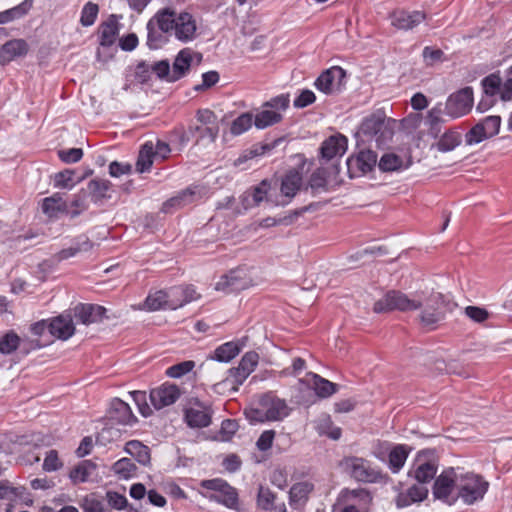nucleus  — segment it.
Returning <instances> with one entry per match:
<instances>
[{
    "mask_svg": "<svg viewBox=\"0 0 512 512\" xmlns=\"http://www.w3.org/2000/svg\"><path fill=\"white\" fill-rule=\"evenodd\" d=\"M501 127V117L497 115L487 116L476 123L466 134V145L472 146L496 136Z\"/></svg>",
    "mask_w": 512,
    "mask_h": 512,
    "instance_id": "obj_9",
    "label": "nucleus"
},
{
    "mask_svg": "<svg viewBox=\"0 0 512 512\" xmlns=\"http://www.w3.org/2000/svg\"><path fill=\"white\" fill-rule=\"evenodd\" d=\"M314 427L320 435H326L333 440L341 437V429L334 426L329 414H320L314 421Z\"/></svg>",
    "mask_w": 512,
    "mask_h": 512,
    "instance_id": "obj_34",
    "label": "nucleus"
},
{
    "mask_svg": "<svg viewBox=\"0 0 512 512\" xmlns=\"http://www.w3.org/2000/svg\"><path fill=\"white\" fill-rule=\"evenodd\" d=\"M125 451L142 464L147 465L150 462L149 448L137 440H132L126 443Z\"/></svg>",
    "mask_w": 512,
    "mask_h": 512,
    "instance_id": "obj_45",
    "label": "nucleus"
},
{
    "mask_svg": "<svg viewBox=\"0 0 512 512\" xmlns=\"http://www.w3.org/2000/svg\"><path fill=\"white\" fill-rule=\"evenodd\" d=\"M302 186V175L296 170L289 171L282 179L280 194H276L275 206H285L297 194Z\"/></svg>",
    "mask_w": 512,
    "mask_h": 512,
    "instance_id": "obj_14",
    "label": "nucleus"
},
{
    "mask_svg": "<svg viewBox=\"0 0 512 512\" xmlns=\"http://www.w3.org/2000/svg\"><path fill=\"white\" fill-rule=\"evenodd\" d=\"M58 156L65 163H77L83 157V150L81 148L62 149L58 151Z\"/></svg>",
    "mask_w": 512,
    "mask_h": 512,
    "instance_id": "obj_64",
    "label": "nucleus"
},
{
    "mask_svg": "<svg viewBox=\"0 0 512 512\" xmlns=\"http://www.w3.org/2000/svg\"><path fill=\"white\" fill-rule=\"evenodd\" d=\"M96 464L90 460H84L70 472V479L74 483L88 481L96 471Z\"/></svg>",
    "mask_w": 512,
    "mask_h": 512,
    "instance_id": "obj_40",
    "label": "nucleus"
},
{
    "mask_svg": "<svg viewBox=\"0 0 512 512\" xmlns=\"http://www.w3.org/2000/svg\"><path fill=\"white\" fill-rule=\"evenodd\" d=\"M20 345V337L13 331H9L0 337V353L9 355Z\"/></svg>",
    "mask_w": 512,
    "mask_h": 512,
    "instance_id": "obj_54",
    "label": "nucleus"
},
{
    "mask_svg": "<svg viewBox=\"0 0 512 512\" xmlns=\"http://www.w3.org/2000/svg\"><path fill=\"white\" fill-rule=\"evenodd\" d=\"M252 285L251 279L247 276L246 269L238 268L223 275L215 284L217 291L231 293L244 290Z\"/></svg>",
    "mask_w": 512,
    "mask_h": 512,
    "instance_id": "obj_13",
    "label": "nucleus"
},
{
    "mask_svg": "<svg viewBox=\"0 0 512 512\" xmlns=\"http://www.w3.org/2000/svg\"><path fill=\"white\" fill-rule=\"evenodd\" d=\"M201 487L211 490L207 496L210 500L220 503L229 509L239 510V497L237 490L220 478L203 480Z\"/></svg>",
    "mask_w": 512,
    "mask_h": 512,
    "instance_id": "obj_8",
    "label": "nucleus"
},
{
    "mask_svg": "<svg viewBox=\"0 0 512 512\" xmlns=\"http://www.w3.org/2000/svg\"><path fill=\"white\" fill-rule=\"evenodd\" d=\"M458 478L457 500L470 506L484 499L490 484L482 475L460 468Z\"/></svg>",
    "mask_w": 512,
    "mask_h": 512,
    "instance_id": "obj_4",
    "label": "nucleus"
},
{
    "mask_svg": "<svg viewBox=\"0 0 512 512\" xmlns=\"http://www.w3.org/2000/svg\"><path fill=\"white\" fill-rule=\"evenodd\" d=\"M185 421L191 428H204L211 423V411L209 406L201 402L191 403L185 409Z\"/></svg>",
    "mask_w": 512,
    "mask_h": 512,
    "instance_id": "obj_16",
    "label": "nucleus"
},
{
    "mask_svg": "<svg viewBox=\"0 0 512 512\" xmlns=\"http://www.w3.org/2000/svg\"><path fill=\"white\" fill-rule=\"evenodd\" d=\"M378 165L385 172L396 171L408 166L400 156L394 153H385L380 158Z\"/></svg>",
    "mask_w": 512,
    "mask_h": 512,
    "instance_id": "obj_50",
    "label": "nucleus"
},
{
    "mask_svg": "<svg viewBox=\"0 0 512 512\" xmlns=\"http://www.w3.org/2000/svg\"><path fill=\"white\" fill-rule=\"evenodd\" d=\"M98 12L97 4L87 2L81 11L80 23L85 27L93 25L97 19Z\"/></svg>",
    "mask_w": 512,
    "mask_h": 512,
    "instance_id": "obj_56",
    "label": "nucleus"
},
{
    "mask_svg": "<svg viewBox=\"0 0 512 512\" xmlns=\"http://www.w3.org/2000/svg\"><path fill=\"white\" fill-rule=\"evenodd\" d=\"M313 487V484L307 481L294 484L289 491L290 504L306 500Z\"/></svg>",
    "mask_w": 512,
    "mask_h": 512,
    "instance_id": "obj_51",
    "label": "nucleus"
},
{
    "mask_svg": "<svg viewBox=\"0 0 512 512\" xmlns=\"http://www.w3.org/2000/svg\"><path fill=\"white\" fill-rule=\"evenodd\" d=\"M346 72L339 66H334L322 72L315 80V87L325 93L334 94L342 90L345 85Z\"/></svg>",
    "mask_w": 512,
    "mask_h": 512,
    "instance_id": "obj_11",
    "label": "nucleus"
},
{
    "mask_svg": "<svg viewBox=\"0 0 512 512\" xmlns=\"http://www.w3.org/2000/svg\"><path fill=\"white\" fill-rule=\"evenodd\" d=\"M351 497L358 499L361 503V508H357L355 505H346L340 512H367L369 505L372 502V496L366 489H354L350 491Z\"/></svg>",
    "mask_w": 512,
    "mask_h": 512,
    "instance_id": "obj_42",
    "label": "nucleus"
},
{
    "mask_svg": "<svg viewBox=\"0 0 512 512\" xmlns=\"http://www.w3.org/2000/svg\"><path fill=\"white\" fill-rule=\"evenodd\" d=\"M446 301L439 292L420 291L407 295L401 291L391 290L375 302L373 311L385 313L393 310L410 312L421 309L419 315L422 326L434 329L445 314Z\"/></svg>",
    "mask_w": 512,
    "mask_h": 512,
    "instance_id": "obj_1",
    "label": "nucleus"
},
{
    "mask_svg": "<svg viewBox=\"0 0 512 512\" xmlns=\"http://www.w3.org/2000/svg\"><path fill=\"white\" fill-rule=\"evenodd\" d=\"M33 3L34 0H24L17 6L0 12V24H7L11 21L24 17L33 7Z\"/></svg>",
    "mask_w": 512,
    "mask_h": 512,
    "instance_id": "obj_37",
    "label": "nucleus"
},
{
    "mask_svg": "<svg viewBox=\"0 0 512 512\" xmlns=\"http://www.w3.org/2000/svg\"><path fill=\"white\" fill-rule=\"evenodd\" d=\"M91 248L92 243L90 242V240L86 236H81L73 246L61 250L58 253V259L65 260L74 257L80 252L88 251Z\"/></svg>",
    "mask_w": 512,
    "mask_h": 512,
    "instance_id": "obj_49",
    "label": "nucleus"
},
{
    "mask_svg": "<svg viewBox=\"0 0 512 512\" xmlns=\"http://www.w3.org/2000/svg\"><path fill=\"white\" fill-rule=\"evenodd\" d=\"M273 147H253L245 150L235 161L234 165L242 167L246 162L270 152Z\"/></svg>",
    "mask_w": 512,
    "mask_h": 512,
    "instance_id": "obj_55",
    "label": "nucleus"
},
{
    "mask_svg": "<svg viewBox=\"0 0 512 512\" xmlns=\"http://www.w3.org/2000/svg\"><path fill=\"white\" fill-rule=\"evenodd\" d=\"M258 361V353H256L255 351H249L242 356L238 366L240 367L241 371H244L245 373L250 375L255 370Z\"/></svg>",
    "mask_w": 512,
    "mask_h": 512,
    "instance_id": "obj_61",
    "label": "nucleus"
},
{
    "mask_svg": "<svg viewBox=\"0 0 512 512\" xmlns=\"http://www.w3.org/2000/svg\"><path fill=\"white\" fill-rule=\"evenodd\" d=\"M110 187L111 183L106 179H93L88 183V190L95 201L105 198Z\"/></svg>",
    "mask_w": 512,
    "mask_h": 512,
    "instance_id": "obj_52",
    "label": "nucleus"
},
{
    "mask_svg": "<svg viewBox=\"0 0 512 512\" xmlns=\"http://www.w3.org/2000/svg\"><path fill=\"white\" fill-rule=\"evenodd\" d=\"M62 466L63 462L60 460L58 452L56 450H49L44 458L43 470L53 472L59 470Z\"/></svg>",
    "mask_w": 512,
    "mask_h": 512,
    "instance_id": "obj_63",
    "label": "nucleus"
},
{
    "mask_svg": "<svg viewBox=\"0 0 512 512\" xmlns=\"http://www.w3.org/2000/svg\"><path fill=\"white\" fill-rule=\"evenodd\" d=\"M195 367L194 361L188 360L177 363L166 370V374L171 378H180L189 373Z\"/></svg>",
    "mask_w": 512,
    "mask_h": 512,
    "instance_id": "obj_60",
    "label": "nucleus"
},
{
    "mask_svg": "<svg viewBox=\"0 0 512 512\" xmlns=\"http://www.w3.org/2000/svg\"><path fill=\"white\" fill-rule=\"evenodd\" d=\"M460 143L461 134L455 130H448L440 136L435 146L438 151L445 153L454 150Z\"/></svg>",
    "mask_w": 512,
    "mask_h": 512,
    "instance_id": "obj_43",
    "label": "nucleus"
},
{
    "mask_svg": "<svg viewBox=\"0 0 512 512\" xmlns=\"http://www.w3.org/2000/svg\"><path fill=\"white\" fill-rule=\"evenodd\" d=\"M428 495V489L421 483L412 485L406 493H399L396 498V504L399 508H404L414 502L423 501Z\"/></svg>",
    "mask_w": 512,
    "mask_h": 512,
    "instance_id": "obj_28",
    "label": "nucleus"
},
{
    "mask_svg": "<svg viewBox=\"0 0 512 512\" xmlns=\"http://www.w3.org/2000/svg\"><path fill=\"white\" fill-rule=\"evenodd\" d=\"M69 207L70 210H68V213H70L71 217H76L84 212L88 208L86 193L84 191H80L75 194Z\"/></svg>",
    "mask_w": 512,
    "mask_h": 512,
    "instance_id": "obj_59",
    "label": "nucleus"
},
{
    "mask_svg": "<svg viewBox=\"0 0 512 512\" xmlns=\"http://www.w3.org/2000/svg\"><path fill=\"white\" fill-rule=\"evenodd\" d=\"M254 124V116L250 112H245L235 118L229 128L232 136H239L247 132Z\"/></svg>",
    "mask_w": 512,
    "mask_h": 512,
    "instance_id": "obj_46",
    "label": "nucleus"
},
{
    "mask_svg": "<svg viewBox=\"0 0 512 512\" xmlns=\"http://www.w3.org/2000/svg\"><path fill=\"white\" fill-rule=\"evenodd\" d=\"M42 212L49 218H58L61 214L68 213V205L63 195L54 193L42 200Z\"/></svg>",
    "mask_w": 512,
    "mask_h": 512,
    "instance_id": "obj_25",
    "label": "nucleus"
},
{
    "mask_svg": "<svg viewBox=\"0 0 512 512\" xmlns=\"http://www.w3.org/2000/svg\"><path fill=\"white\" fill-rule=\"evenodd\" d=\"M168 298H169V307L171 310H176L185 305V292L183 286H175L171 287L167 290Z\"/></svg>",
    "mask_w": 512,
    "mask_h": 512,
    "instance_id": "obj_57",
    "label": "nucleus"
},
{
    "mask_svg": "<svg viewBox=\"0 0 512 512\" xmlns=\"http://www.w3.org/2000/svg\"><path fill=\"white\" fill-rule=\"evenodd\" d=\"M158 11L147 23V45L151 49H159L168 42L170 32L163 30L158 22Z\"/></svg>",
    "mask_w": 512,
    "mask_h": 512,
    "instance_id": "obj_22",
    "label": "nucleus"
},
{
    "mask_svg": "<svg viewBox=\"0 0 512 512\" xmlns=\"http://www.w3.org/2000/svg\"><path fill=\"white\" fill-rule=\"evenodd\" d=\"M108 415L110 420L122 425H132L137 421L130 406L119 398L111 401Z\"/></svg>",
    "mask_w": 512,
    "mask_h": 512,
    "instance_id": "obj_20",
    "label": "nucleus"
},
{
    "mask_svg": "<svg viewBox=\"0 0 512 512\" xmlns=\"http://www.w3.org/2000/svg\"><path fill=\"white\" fill-rule=\"evenodd\" d=\"M473 89L465 87L451 94L445 102V115L451 119L460 118L473 107Z\"/></svg>",
    "mask_w": 512,
    "mask_h": 512,
    "instance_id": "obj_10",
    "label": "nucleus"
},
{
    "mask_svg": "<svg viewBox=\"0 0 512 512\" xmlns=\"http://www.w3.org/2000/svg\"><path fill=\"white\" fill-rule=\"evenodd\" d=\"M194 56L198 55L189 48H184L177 54L173 62L170 82L181 79L189 71Z\"/></svg>",
    "mask_w": 512,
    "mask_h": 512,
    "instance_id": "obj_24",
    "label": "nucleus"
},
{
    "mask_svg": "<svg viewBox=\"0 0 512 512\" xmlns=\"http://www.w3.org/2000/svg\"><path fill=\"white\" fill-rule=\"evenodd\" d=\"M340 467L353 479L364 483H376L382 479L381 472L370 461L357 456H347L340 461Z\"/></svg>",
    "mask_w": 512,
    "mask_h": 512,
    "instance_id": "obj_5",
    "label": "nucleus"
},
{
    "mask_svg": "<svg viewBox=\"0 0 512 512\" xmlns=\"http://www.w3.org/2000/svg\"><path fill=\"white\" fill-rule=\"evenodd\" d=\"M118 36V21L115 15H111L106 22L100 26V44L111 46Z\"/></svg>",
    "mask_w": 512,
    "mask_h": 512,
    "instance_id": "obj_36",
    "label": "nucleus"
},
{
    "mask_svg": "<svg viewBox=\"0 0 512 512\" xmlns=\"http://www.w3.org/2000/svg\"><path fill=\"white\" fill-rule=\"evenodd\" d=\"M114 473L122 479H129L135 475L136 466L130 458H122L112 467Z\"/></svg>",
    "mask_w": 512,
    "mask_h": 512,
    "instance_id": "obj_53",
    "label": "nucleus"
},
{
    "mask_svg": "<svg viewBox=\"0 0 512 512\" xmlns=\"http://www.w3.org/2000/svg\"><path fill=\"white\" fill-rule=\"evenodd\" d=\"M277 499L276 493H274L269 487L260 485L258 489L256 504L257 507L264 511H271L278 505H275Z\"/></svg>",
    "mask_w": 512,
    "mask_h": 512,
    "instance_id": "obj_44",
    "label": "nucleus"
},
{
    "mask_svg": "<svg viewBox=\"0 0 512 512\" xmlns=\"http://www.w3.org/2000/svg\"><path fill=\"white\" fill-rule=\"evenodd\" d=\"M437 472V466L432 461L417 460L413 470L409 471V475L413 476L418 483L425 484L431 481Z\"/></svg>",
    "mask_w": 512,
    "mask_h": 512,
    "instance_id": "obj_33",
    "label": "nucleus"
},
{
    "mask_svg": "<svg viewBox=\"0 0 512 512\" xmlns=\"http://www.w3.org/2000/svg\"><path fill=\"white\" fill-rule=\"evenodd\" d=\"M196 120L200 125H207L205 131L208 135V142H215L219 134V126L217 124V117L214 112L208 109L198 110L196 114Z\"/></svg>",
    "mask_w": 512,
    "mask_h": 512,
    "instance_id": "obj_30",
    "label": "nucleus"
},
{
    "mask_svg": "<svg viewBox=\"0 0 512 512\" xmlns=\"http://www.w3.org/2000/svg\"><path fill=\"white\" fill-rule=\"evenodd\" d=\"M242 346L238 342L230 341L218 346L210 358L219 362H229L241 351Z\"/></svg>",
    "mask_w": 512,
    "mask_h": 512,
    "instance_id": "obj_38",
    "label": "nucleus"
},
{
    "mask_svg": "<svg viewBox=\"0 0 512 512\" xmlns=\"http://www.w3.org/2000/svg\"><path fill=\"white\" fill-rule=\"evenodd\" d=\"M169 302L167 290H158L148 294L143 308L148 311L171 310Z\"/></svg>",
    "mask_w": 512,
    "mask_h": 512,
    "instance_id": "obj_35",
    "label": "nucleus"
},
{
    "mask_svg": "<svg viewBox=\"0 0 512 512\" xmlns=\"http://www.w3.org/2000/svg\"><path fill=\"white\" fill-rule=\"evenodd\" d=\"M482 85L484 92L487 96H496L499 95L500 88H501V79L499 76L496 75H490L485 77L482 80Z\"/></svg>",
    "mask_w": 512,
    "mask_h": 512,
    "instance_id": "obj_62",
    "label": "nucleus"
},
{
    "mask_svg": "<svg viewBox=\"0 0 512 512\" xmlns=\"http://www.w3.org/2000/svg\"><path fill=\"white\" fill-rule=\"evenodd\" d=\"M377 154L372 150H361L357 155L347 159V170L350 178L361 177L372 171L377 164Z\"/></svg>",
    "mask_w": 512,
    "mask_h": 512,
    "instance_id": "obj_12",
    "label": "nucleus"
},
{
    "mask_svg": "<svg viewBox=\"0 0 512 512\" xmlns=\"http://www.w3.org/2000/svg\"><path fill=\"white\" fill-rule=\"evenodd\" d=\"M153 157V144L151 142H147L142 146L139 152L136 162V170L139 173L149 171L153 164Z\"/></svg>",
    "mask_w": 512,
    "mask_h": 512,
    "instance_id": "obj_47",
    "label": "nucleus"
},
{
    "mask_svg": "<svg viewBox=\"0 0 512 512\" xmlns=\"http://www.w3.org/2000/svg\"><path fill=\"white\" fill-rule=\"evenodd\" d=\"M227 373L222 381L214 384L213 387L216 392L224 393L226 390L236 392L249 376V374L241 371L239 366L229 369Z\"/></svg>",
    "mask_w": 512,
    "mask_h": 512,
    "instance_id": "obj_23",
    "label": "nucleus"
},
{
    "mask_svg": "<svg viewBox=\"0 0 512 512\" xmlns=\"http://www.w3.org/2000/svg\"><path fill=\"white\" fill-rule=\"evenodd\" d=\"M411 448L404 444L394 445L387 458L388 467L392 473H398L404 466Z\"/></svg>",
    "mask_w": 512,
    "mask_h": 512,
    "instance_id": "obj_31",
    "label": "nucleus"
},
{
    "mask_svg": "<svg viewBox=\"0 0 512 512\" xmlns=\"http://www.w3.org/2000/svg\"><path fill=\"white\" fill-rule=\"evenodd\" d=\"M308 377L311 378V385L320 398H328L337 391V385L335 383L317 374L309 373Z\"/></svg>",
    "mask_w": 512,
    "mask_h": 512,
    "instance_id": "obj_39",
    "label": "nucleus"
},
{
    "mask_svg": "<svg viewBox=\"0 0 512 512\" xmlns=\"http://www.w3.org/2000/svg\"><path fill=\"white\" fill-rule=\"evenodd\" d=\"M347 150V138L343 135H333L326 139L320 148L321 156L326 160L340 158Z\"/></svg>",
    "mask_w": 512,
    "mask_h": 512,
    "instance_id": "obj_19",
    "label": "nucleus"
},
{
    "mask_svg": "<svg viewBox=\"0 0 512 512\" xmlns=\"http://www.w3.org/2000/svg\"><path fill=\"white\" fill-rule=\"evenodd\" d=\"M291 412L284 399L273 393H266L245 408L244 415L251 424L281 421Z\"/></svg>",
    "mask_w": 512,
    "mask_h": 512,
    "instance_id": "obj_2",
    "label": "nucleus"
},
{
    "mask_svg": "<svg viewBox=\"0 0 512 512\" xmlns=\"http://www.w3.org/2000/svg\"><path fill=\"white\" fill-rule=\"evenodd\" d=\"M49 333L61 340L69 339L75 333V326L70 315H59L49 321Z\"/></svg>",
    "mask_w": 512,
    "mask_h": 512,
    "instance_id": "obj_21",
    "label": "nucleus"
},
{
    "mask_svg": "<svg viewBox=\"0 0 512 512\" xmlns=\"http://www.w3.org/2000/svg\"><path fill=\"white\" fill-rule=\"evenodd\" d=\"M388 121L383 114H372L363 120L361 131L366 135H376L386 126Z\"/></svg>",
    "mask_w": 512,
    "mask_h": 512,
    "instance_id": "obj_41",
    "label": "nucleus"
},
{
    "mask_svg": "<svg viewBox=\"0 0 512 512\" xmlns=\"http://www.w3.org/2000/svg\"><path fill=\"white\" fill-rule=\"evenodd\" d=\"M248 195L252 198V202H249L248 205H259L266 200L275 206V200H277L276 193L268 180H263L259 185L253 187Z\"/></svg>",
    "mask_w": 512,
    "mask_h": 512,
    "instance_id": "obj_29",
    "label": "nucleus"
},
{
    "mask_svg": "<svg viewBox=\"0 0 512 512\" xmlns=\"http://www.w3.org/2000/svg\"><path fill=\"white\" fill-rule=\"evenodd\" d=\"M460 467H450L436 478L433 495L435 498L452 505L457 501Z\"/></svg>",
    "mask_w": 512,
    "mask_h": 512,
    "instance_id": "obj_7",
    "label": "nucleus"
},
{
    "mask_svg": "<svg viewBox=\"0 0 512 512\" xmlns=\"http://www.w3.org/2000/svg\"><path fill=\"white\" fill-rule=\"evenodd\" d=\"M426 14L422 11L397 10L390 15L391 25L397 29L410 30L422 23Z\"/></svg>",
    "mask_w": 512,
    "mask_h": 512,
    "instance_id": "obj_18",
    "label": "nucleus"
},
{
    "mask_svg": "<svg viewBox=\"0 0 512 512\" xmlns=\"http://www.w3.org/2000/svg\"><path fill=\"white\" fill-rule=\"evenodd\" d=\"M106 309L99 305L80 304L75 308V317L83 324L88 325L101 321Z\"/></svg>",
    "mask_w": 512,
    "mask_h": 512,
    "instance_id": "obj_26",
    "label": "nucleus"
},
{
    "mask_svg": "<svg viewBox=\"0 0 512 512\" xmlns=\"http://www.w3.org/2000/svg\"><path fill=\"white\" fill-rule=\"evenodd\" d=\"M445 108L442 103H437L426 115L425 124L431 136L437 137L441 132L440 125L445 122Z\"/></svg>",
    "mask_w": 512,
    "mask_h": 512,
    "instance_id": "obj_32",
    "label": "nucleus"
},
{
    "mask_svg": "<svg viewBox=\"0 0 512 512\" xmlns=\"http://www.w3.org/2000/svg\"><path fill=\"white\" fill-rule=\"evenodd\" d=\"M180 396V388L171 383H164L152 389L149 394L151 404L157 410L174 404Z\"/></svg>",
    "mask_w": 512,
    "mask_h": 512,
    "instance_id": "obj_15",
    "label": "nucleus"
},
{
    "mask_svg": "<svg viewBox=\"0 0 512 512\" xmlns=\"http://www.w3.org/2000/svg\"><path fill=\"white\" fill-rule=\"evenodd\" d=\"M290 104L289 94L278 95L263 104L264 109L254 116V125L258 129H265L279 123Z\"/></svg>",
    "mask_w": 512,
    "mask_h": 512,
    "instance_id": "obj_6",
    "label": "nucleus"
},
{
    "mask_svg": "<svg viewBox=\"0 0 512 512\" xmlns=\"http://www.w3.org/2000/svg\"><path fill=\"white\" fill-rule=\"evenodd\" d=\"M163 30L169 31L170 36L188 43L197 37L196 19L187 11L177 12L175 9L165 7L158 10L157 18Z\"/></svg>",
    "mask_w": 512,
    "mask_h": 512,
    "instance_id": "obj_3",
    "label": "nucleus"
},
{
    "mask_svg": "<svg viewBox=\"0 0 512 512\" xmlns=\"http://www.w3.org/2000/svg\"><path fill=\"white\" fill-rule=\"evenodd\" d=\"M27 53V43L22 39H16L6 42L0 50V64L5 65L16 57Z\"/></svg>",
    "mask_w": 512,
    "mask_h": 512,
    "instance_id": "obj_27",
    "label": "nucleus"
},
{
    "mask_svg": "<svg viewBox=\"0 0 512 512\" xmlns=\"http://www.w3.org/2000/svg\"><path fill=\"white\" fill-rule=\"evenodd\" d=\"M75 177V171L71 169H65L63 171H60L56 173L53 176V185L55 188H61V189H72L77 183H79L82 178H79L78 180L74 179Z\"/></svg>",
    "mask_w": 512,
    "mask_h": 512,
    "instance_id": "obj_48",
    "label": "nucleus"
},
{
    "mask_svg": "<svg viewBox=\"0 0 512 512\" xmlns=\"http://www.w3.org/2000/svg\"><path fill=\"white\" fill-rule=\"evenodd\" d=\"M133 401L138 407L139 413L143 417H149L152 415L153 411L150 405L147 403V395L144 391H132L130 392Z\"/></svg>",
    "mask_w": 512,
    "mask_h": 512,
    "instance_id": "obj_58",
    "label": "nucleus"
},
{
    "mask_svg": "<svg viewBox=\"0 0 512 512\" xmlns=\"http://www.w3.org/2000/svg\"><path fill=\"white\" fill-rule=\"evenodd\" d=\"M201 196V191L198 186L188 187L164 202L161 210L164 213H172L177 209L198 201Z\"/></svg>",
    "mask_w": 512,
    "mask_h": 512,
    "instance_id": "obj_17",
    "label": "nucleus"
}]
</instances>
